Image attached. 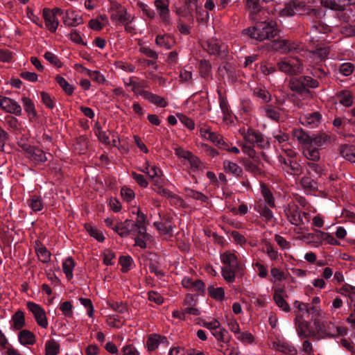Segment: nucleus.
<instances>
[{
    "mask_svg": "<svg viewBox=\"0 0 355 355\" xmlns=\"http://www.w3.org/2000/svg\"><path fill=\"white\" fill-rule=\"evenodd\" d=\"M223 263L221 275L227 283H233L236 277L242 278L245 275V266L239 261L235 252L225 250L220 255Z\"/></svg>",
    "mask_w": 355,
    "mask_h": 355,
    "instance_id": "f257e3e1",
    "label": "nucleus"
},
{
    "mask_svg": "<svg viewBox=\"0 0 355 355\" xmlns=\"http://www.w3.org/2000/svg\"><path fill=\"white\" fill-rule=\"evenodd\" d=\"M250 38L258 41L270 40L278 33L277 24L272 20L257 22L253 26L243 30Z\"/></svg>",
    "mask_w": 355,
    "mask_h": 355,
    "instance_id": "f03ea898",
    "label": "nucleus"
},
{
    "mask_svg": "<svg viewBox=\"0 0 355 355\" xmlns=\"http://www.w3.org/2000/svg\"><path fill=\"white\" fill-rule=\"evenodd\" d=\"M319 82L309 76L291 78L288 82L290 89L299 94H304L308 98L312 97L309 88L318 87Z\"/></svg>",
    "mask_w": 355,
    "mask_h": 355,
    "instance_id": "7ed1b4c3",
    "label": "nucleus"
},
{
    "mask_svg": "<svg viewBox=\"0 0 355 355\" xmlns=\"http://www.w3.org/2000/svg\"><path fill=\"white\" fill-rule=\"evenodd\" d=\"M277 67L280 71L288 75L301 73L304 69L302 61L294 57L280 60L277 62Z\"/></svg>",
    "mask_w": 355,
    "mask_h": 355,
    "instance_id": "20e7f679",
    "label": "nucleus"
},
{
    "mask_svg": "<svg viewBox=\"0 0 355 355\" xmlns=\"http://www.w3.org/2000/svg\"><path fill=\"white\" fill-rule=\"evenodd\" d=\"M240 133L243 135L246 142L257 146L260 148H268L270 147V142L260 132L253 129L248 128L240 130Z\"/></svg>",
    "mask_w": 355,
    "mask_h": 355,
    "instance_id": "39448f33",
    "label": "nucleus"
},
{
    "mask_svg": "<svg viewBox=\"0 0 355 355\" xmlns=\"http://www.w3.org/2000/svg\"><path fill=\"white\" fill-rule=\"evenodd\" d=\"M169 0H155L154 6L161 24L170 30L173 26L171 11L169 9Z\"/></svg>",
    "mask_w": 355,
    "mask_h": 355,
    "instance_id": "423d86ee",
    "label": "nucleus"
},
{
    "mask_svg": "<svg viewBox=\"0 0 355 355\" xmlns=\"http://www.w3.org/2000/svg\"><path fill=\"white\" fill-rule=\"evenodd\" d=\"M268 346L270 349L285 355H297V348L283 338H269Z\"/></svg>",
    "mask_w": 355,
    "mask_h": 355,
    "instance_id": "0eeeda50",
    "label": "nucleus"
},
{
    "mask_svg": "<svg viewBox=\"0 0 355 355\" xmlns=\"http://www.w3.org/2000/svg\"><path fill=\"white\" fill-rule=\"evenodd\" d=\"M288 221L293 225L299 226L304 223V218L306 222L309 221V214L306 212H302L297 205L289 204L284 209Z\"/></svg>",
    "mask_w": 355,
    "mask_h": 355,
    "instance_id": "6e6552de",
    "label": "nucleus"
},
{
    "mask_svg": "<svg viewBox=\"0 0 355 355\" xmlns=\"http://www.w3.org/2000/svg\"><path fill=\"white\" fill-rule=\"evenodd\" d=\"M159 220L153 223L154 226L162 235L172 236L174 229L172 220L173 216L170 213L159 212Z\"/></svg>",
    "mask_w": 355,
    "mask_h": 355,
    "instance_id": "1a4fd4ad",
    "label": "nucleus"
},
{
    "mask_svg": "<svg viewBox=\"0 0 355 355\" xmlns=\"http://www.w3.org/2000/svg\"><path fill=\"white\" fill-rule=\"evenodd\" d=\"M26 306L28 309L33 313L37 324L42 328L46 329L49 326V322L44 309L40 305L33 302H28Z\"/></svg>",
    "mask_w": 355,
    "mask_h": 355,
    "instance_id": "9d476101",
    "label": "nucleus"
},
{
    "mask_svg": "<svg viewBox=\"0 0 355 355\" xmlns=\"http://www.w3.org/2000/svg\"><path fill=\"white\" fill-rule=\"evenodd\" d=\"M200 135L204 139L210 141L221 148L225 145L223 137L220 134L211 131V128L205 125L200 128Z\"/></svg>",
    "mask_w": 355,
    "mask_h": 355,
    "instance_id": "9b49d317",
    "label": "nucleus"
},
{
    "mask_svg": "<svg viewBox=\"0 0 355 355\" xmlns=\"http://www.w3.org/2000/svg\"><path fill=\"white\" fill-rule=\"evenodd\" d=\"M322 115L320 112H313L301 114L300 122L302 125L309 128H317L321 123Z\"/></svg>",
    "mask_w": 355,
    "mask_h": 355,
    "instance_id": "f8f14e48",
    "label": "nucleus"
},
{
    "mask_svg": "<svg viewBox=\"0 0 355 355\" xmlns=\"http://www.w3.org/2000/svg\"><path fill=\"white\" fill-rule=\"evenodd\" d=\"M279 161L282 169L287 173L294 176H299L302 173V167L297 162L283 157H280Z\"/></svg>",
    "mask_w": 355,
    "mask_h": 355,
    "instance_id": "ddd939ff",
    "label": "nucleus"
},
{
    "mask_svg": "<svg viewBox=\"0 0 355 355\" xmlns=\"http://www.w3.org/2000/svg\"><path fill=\"white\" fill-rule=\"evenodd\" d=\"M331 142V137L328 132H319L311 135L310 144L313 146L322 149Z\"/></svg>",
    "mask_w": 355,
    "mask_h": 355,
    "instance_id": "4468645a",
    "label": "nucleus"
},
{
    "mask_svg": "<svg viewBox=\"0 0 355 355\" xmlns=\"http://www.w3.org/2000/svg\"><path fill=\"white\" fill-rule=\"evenodd\" d=\"M0 106L7 112L20 115L21 114V107L15 101L8 97H0Z\"/></svg>",
    "mask_w": 355,
    "mask_h": 355,
    "instance_id": "2eb2a0df",
    "label": "nucleus"
},
{
    "mask_svg": "<svg viewBox=\"0 0 355 355\" xmlns=\"http://www.w3.org/2000/svg\"><path fill=\"white\" fill-rule=\"evenodd\" d=\"M63 23L67 26H77L83 23L82 16L73 10L64 11L62 17Z\"/></svg>",
    "mask_w": 355,
    "mask_h": 355,
    "instance_id": "dca6fc26",
    "label": "nucleus"
},
{
    "mask_svg": "<svg viewBox=\"0 0 355 355\" xmlns=\"http://www.w3.org/2000/svg\"><path fill=\"white\" fill-rule=\"evenodd\" d=\"M182 285L193 292L202 293L205 288V285L202 280L194 279L189 277H184L182 279Z\"/></svg>",
    "mask_w": 355,
    "mask_h": 355,
    "instance_id": "f3484780",
    "label": "nucleus"
},
{
    "mask_svg": "<svg viewBox=\"0 0 355 355\" xmlns=\"http://www.w3.org/2000/svg\"><path fill=\"white\" fill-rule=\"evenodd\" d=\"M110 19L116 24H122L132 23L135 19V17L128 13L125 8H123L119 11L112 12Z\"/></svg>",
    "mask_w": 355,
    "mask_h": 355,
    "instance_id": "a211bd4d",
    "label": "nucleus"
},
{
    "mask_svg": "<svg viewBox=\"0 0 355 355\" xmlns=\"http://www.w3.org/2000/svg\"><path fill=\"white\" fill-rule=\"evenodd\" d=\"M168 344V341L166 336L160 334H153L149 335L146 340V347L148 351L153 352L158 348L160 344Z\"/></svg>",
    "mask_w": 355,
    "mask_h": 355,
    "instance_id": "6ab92c4d",
    "label": "nucleus"
},
{
    "mask_svg": "<svg viewBox=\"0 0 355 355\" xmlns=\"http://www.w3.org/2000/svg\"><path fill=\"white\" fill-rule=\"evenodd\" d=\"M321 4L325 8L334 10H344L347 6L354 4V0H321Z\"/></svg>",
    "mask_w": 355,
    "mask_h": 355,
    "instance_id": "aec40b11",
    "label": "nucleus"
},
{
    "mask_svg": "<svg viewBox=\"0 0 355 355\" xmlns=\"http://www.w3.org/2000/svg\"><path fill=\"white\" fill-rule=\"evenodd\" d=\"M18 341L22 346H31L35 344L37 338L33 332L24 329L19 331L17 334Z\"/></svg>",
    "mask_w": 355,
    "mask_h": 355,
    "instance_id": "412c9836",
    "label": "nucleus"
},
{
    "mask_svg": "<svg viewBox=\"0 0 355 355\" xmlns=\"http://www.w3.org/2000/svg\"><path fill=\"white\" fill-rule=\"evenodd\" d=\"M10 329L12 331H21L26 326V319L24 313L21 311H17L11 317Z\"/></svg>",
    "mask_w": 355,
    "mask_h": 355,
    "instance_id": "4be33fe9",
    "label": "nucleus"
},
{
    "mask_svg": "<svg viewBox=\"0 0 355 355\" xmlns=\"http://www.w3.org/2000/svg\"><path fill=\"white\" fill-rule=\"evenodd\" d=\"M42 15L45 21V26L48 30L52 33L55 32L59 24L56 17L53 15L49 8H44Z\"/></svg>",
    "mask_w": 355,
    "mask_h": 355,
    "instance_id": "5701e85b",
    "label": "nucleus"
},
{
    "mask_svg": "<svg viewBox=\"0 0 355 355\" xmlns=\"http://www.w3.org/2000/svg\"><path fill=\"white\" fill-rule=\"evenodd\" d=\"M284 291L282 288H275L274 289L273 300L277 306L285 312H289L291 307L284 297Z\"/></svg>",
    "mask_w": 355,
    "mask_h": 355,
    "instance_id": "b1692460",
    "label": "nucleus"
},
{
    "mask_svg": "<svg viewBox=\"0 0 355 355\" xmlns=\"http://www.w3.org/2000/svg\"><path fill=\"white\" fill-rule=\"evenodd\" d=\"M140 95L146 100L160 107H165L168 105L166 101L160 96L153 94L148 91H141Z\"/></svg>",
    "mask_w": 355,
    "mask_h": 355,
    "instance_id": "393cba45",
    "label": "nucleus"
},
{
    "mask_svg": "<svg viewBox=\"0 0 355 355\" xmlns=\"http://www.w3.org/2000/svg\"><path fill=\"white\" fill-rule=\"evenodd\" d=\"M246 6L250 10V16L252 20L261 19V17L257 16L259 12H262L263 15L268 14L266 10L260 8L259 0H247Z\"/></svg>",
    "mask_w": 355,
    "mask_h": 355,
    "instance_id": "a878e982",
    "label": "nucleus"
},
{
    "mask_svg": "<svg viewBox=\"0 0 355 355\" xmlns=\"http://www.w3.org/2000/svg\"><path fill=\"white\" fill-rule=\"evenodd\" d=\"M155 43L157 46L168 50L174 46L175 40L168 34L158 35L155 38Z\"/></svg>",
    "mask_w": 355,
    "mask_h": 355,
    "instance_id": "bb28decb",
    "label": "nucleus"
},
{
    "mask_svg": "<svg viewBox=\"0 0 355 355\" xmlns=\"http://www.w3.org/2000/svg\"><path fill=\"white\" fill-rule=\"evenodd\" d=\"M35 250L39 260L43 263H49L51 261V252L40 241H36Z\"/></svg>",
    "mask_w": 355,
    "mask_h": 355,
    "instance_id": "cd10ccee",
    "label": "nucleus"
},
{
    "mask_svg": "<svg viewBox=\"0 0 355 355\" xmlns=\"http://www.w3.org/2000/svg\"><path fill=\"white\" fill-rule=\"evenodd\" d=\"M28 153V157L35 164H42L47 160L45 153L38 148H31Z\"/></svg>",
    "mask_w": 355,
    "mask_h": 355,
    "instance_id": "c85d7f7f",
    "label": "nucleus"
},
{
    "mask_svg": "<svg viewBox=\"0 0 355 355\" xmlns=\"http://www.w3.org/2000/svg\"><path fill=\"white\" fill-rule=\"evenodd\" d=\"M223 170L225 173L231 174L235 177H240L243 173V170L236 163L225 159L223 163Z\"/></svg>",
    "mask_w": 355,
    "mask_h": 355,
    "instance_id": "c756f323",
    "label": "nucleus"
},
{
    "mask_svg": "<svg viewBox=\"0 0 355 355\" xmlns=\"http://www.w3.org/2000/svg\"><path fill=\"white\" fill-rule=\"evenodd\" d=\"M131 225V220L126 219L123 222L117 223L114 227H112V230L121 237L125 238L130 236L129 229Z\"/></svg>",
    "mask_w": 355,
    "mask_h": 355,
    "instance_id": "7c9ffc66",
    "label": "nucleus"
},
{
    "mask_svg": "<svg viewBox=\"0 0 355 355\" xmlns=\"http://www.w3.org/2000/svg\"><path fill=\"white\" fill-rule=\"evenodd\" d=\"M260 110L264 116L271 120L278 121L280 119L281 113L279 108L267 105L261 107Z\"/></svg>",
    "mask_w": 355,
    "mask_h": 355,
    "instance_id": "2f4dec72",
    "label": "nucleus"
},
{
    "mask_svg": "<svg viewBox=\"0 0 355 355\" xmlns=\"http://www.w3.org/2000/svg\"><path fill=\"white\" fill-rule=\"evenodd\" d=\"M293 137L299 144L304 145V147L310 144L311 135L306 133L302 128H295L292 132Z\"/></svg>",
    "mask_w": 355,
    "mask_h": 355,
    "instance_id": "473e14b6",
    "label": "nucleus"
},
{
    "mask_svg": "<svg viewBox=\"0 0 355 355\" xmlns=\"http://www.w3.org/2000/svg\"><path fill=\"white\" fill-rule=\"evenodd\" d=\"M28 206L35 212L42 211L44 207L42 198L37 195H32L27 200Z\"/></svg>",
    "mask_w": 355,
    "mask_h": 355,
    "instance_id": "72a5a7b5",
    "label": "nucleus"
},
{
    "mask_svg": "<svg viewBox=\"0 0 355 355\" xmlns=\"http://www.w3.org/2000/svg\"><path fill=\"white\" fill-rule=\"evenodd\" d=\"M303 155L309 162L319 161L320 159V149L309 144L304 148Z\"/></svg>",
    "mask_w": 355,
    "mask_h": 355,
    "instance_id": "f704fd0d",
    "label": "nucleus"
},
{
    "mask_svg": "<svg viewBox=\"0 0 355 355\" xmlns=\"http://www.w3.org/2000/svg\"><path fill=\"white\" fill-rule=\"evenodd\" d=\"M254 210L259 213L266 222L271 221L274 217L272 211L268 206L262 202H258L254 207Z\"/></svg>",
    "mask_w": 355,
    "mask_h": 355,
    "instance_id": "c9c22d12",
    "label": "nucleus"
},
{
    "mask_svg": "<svg viewBox=\"0 0 355 355\" xmlns=\"http://www.w3.org/2000/svg\"><path fill=\"white\" fill-rule=\"evenodd\" d=\"M242 163L247 171H249L255 175H261L263 173V171L258 163L257 157H256V161H251L250 159H245L243 160Z\"/></svg>",
    "mask_w": 355,
    "mask_h": 355,
    "instance_id": "e433bc0d",
    "label": "nucleus"
},
{
    "mask_svg": "<svg viewBox=\"0 0 355 355\" xmlns=\"http://www.w3.org/2000/svg\"><path fill=\"white\" fill-rule=\"evenodd\" d=\"M260 189L264 202L268 205L269 207L275 208L276 207L275 200L270 189L265 184H261Z\"/></svg>",
    "mask_w": 355,
    "mask_h": 355,
    "instance_id": "4c0bfd02",
    "label": "nucleus"
},
{
    "mask_svg": "<svg viewBox=\"0 0 355 355\" xmlns=\"http://www.w3.org/2000/svg\"><path fill=\"white\" fill-rule=\"evenodd\" d=\"M225 46L217 40H209L206 43L205 49L209 54L216 55L224 51Z\"/></svg>",
    "mask_w": 355,
    "mask_h": 355,
    "instance_id": "58836bf2",
    "label": "nucleus"
},
{
    "mask_svg": "<svg viewBox=\"0 0 355 355\" xmlns=\"http://www.w3.org/2000/svg\"><path fill=\"white\" fill-rule=\"evenodd\" d=\"M141 171L148 174L151 179H159L162 175V171L158 167L155 165L150 164L148 162H146L144 168Z\"/></svg>",
    "mask_w": 355,
    "mask_h": 355,
    "instance_id": "ea45409f",
    "label": "nucleus"
},
{
    "mask_svg": "<svg viewBox=\"0 0 355 355\" xmlns=\"http://www.w3.org/2000/svg\"><path fill=\"white\" fill-rule=\"evenodd\" d=\"M21 102L24 110L27 112L29 119L31 120L35 118L37 116V112L33 101L28 97L24 96L21 98Z\"/></svg>",
    "mask_w": 355,
    "mask_h": 355,
    "instance_id": "a19ab883",
    "label": "nucleus"
},
{
    "mask_svg": "<svg viewBox=\"0 0 355 355\" xmlns=\"http://www.w3.org/2000/svg\"><path fill=\"white\" fill-rule=\"evenodd\" d=\"M75 267V262L72 257L66 258L62 262V270L68 280L73 278V270Z\"/></svg>",
    "mask_w": 355,
    "mask_h": 355,
    "instance_id": "79ce46f5",
    "label": "nucleus"
},
{
    "mask_svg": "<svg viewBox=\"0 0 355 355\" xmlns=\"http://www.w3.org/2000/svg\"><path fill=\"white\" fill-rule=\"evenodd\" d=\"M324 332L328 336L333 337L347 334V329L342 327H336L334 324L329 323L324 329Z\"/></svg>",
    "mask_w": 355,
    "mask_h": 355,
    "instance_id": "37998d69",
    "label": "nucleus"
},
{
    "mask_svg": "<svg viewBox=\"0 0 355 355\" xmlns=\"http://www.w3.org/2000/svg\"><path fill=\"white\" fill-rule=\"evenodd\" d=\"M300 185L306 191H313L318 189L317 182L308 176H304L300 180Z\"/></svg>",
    "mask_w": 355,
    "mask_h": 355,
    "instance_id": "c03bdc74",
    "label": "nucleus"
},
{
    "mask_svg": "<svg viewBox=\"0 0 355 355\" xmlns=\"http://www.w3.org/2000/svg\"><path fill=\"white\" fill-rule=\"evenodd\" d=\"M60 348V346L56 340L50 339L45 343V355H58Z\"/></svg>",
    "mask_w": 355,
    "mask_h": 355,
    "instance_id": "a18cd8bd",
    "label": "nucleus"
},
{
    "mask_svg": "<svg viewBox=\"0 0 355 355\" xmlns=\"http://www.w3.org/2000/svg\"><path fill=\"white\" fill-rule=\"evenodd\" d=\"M338 99L339 103L345 107L351 106L354 101L352 93L347 90L340 91L338 94Z\"/></svg>",
    "mask_w": 355,
    "mask_h": 355,
    "instance_id": "49530a36",
    "label": "nucleus"
},
{
    "mask_svg": "<svg viewBox=\"0 0 355 355\" xmlns=\"http://www.w3.org/2000/svg\"><path fill=\"white\" fill-rule=\"evenodd\" d=\"M340 155L351 162H355V149L352 146L344 145L340 147Z\"/></svg>",
    "mask_w": 355,
    "mask_h": 355,
    "instance_id": "de8ad7c7",
    "label": "nucleus"
},
{
    "mask_svg": "<svg viewBox=\"0 0 355 355\" xmlns=\"http://www.w3.org/2000/svg\"><path fill=\"white\" fill-rule=\"evenodd\" d=\"M306 166L307 173L309 174L314 173L320 176L324 171L323 165L319 161L308 162Z\"/></svg>",
    "mask_w": 355,
    "mask_h": 355,
    "instance_id": "09e8293b",
    "label": "nucleus"
},
{
    "mask_svg": "<svg viewBox=\"0 0 355 355\" xmlns=\"http://www.w3.org/2000/svg\"><path fill=\"white\" fill-rule=\"evenodd\" d=\"M211 64L210 63L205 60H202L200 61L199 64V72L201 77L208 80L211 78Z\"/></svg>",
    "mask_w": 355,
    "mask_h": 355,
    "instance_id": "8fccbe9b",
    "label": "nucleus"
},
{
    "mask_svg": "<svg viewBox=\"0 0 355 355\" xmlns=\"http://www.w3.org/2000/svg\"><path fill=\"white\" fill-rule=\"evenodd\" d=\"M195 349L175 346L169 350L168 355H193Z\"/></svg>",
    "mask_w": 355,
    "mask_h": 355,
    "instance_id": "3c124183",
    "label": "nucleus"
},
{
    "mask_svg": "<svg viewBox=\"0 0 355 355\" xmlns=\"http://www.w3.org/2000/svg\"><path fill=\"white\" fill-rule=\"evenodd\" d=\"M211 334L220 342L227 343L230 340V336L228 331L220 327L218 329L212 331Z\"/></svg>",
    "mask_w": 355,
    "mask_h": 355,
    "instance_id": "603ef678",
    "label": "nucleus"
},
{
    "mask_svg": "<svg viewBox=\"0 0 355 355\" xmlns=\"http://www.w3.org/2000/svg\"><path fill=\"white\" fill-rule=\"evenodd\" d=\"M88 146V139L85 136H80L77 138L74 143V147L78 153L83 154L85 152Z\"/></svg>",
    "mask_w": 355,
    "mask_h": 355,
    "instance_id": "864d4df0",
    "label": "nucleus"
},
{
    "mask_svg": "<svg viewBox=\"0 0 355 355\" xmlns=\"http://www.w3.org/2000/svg\"><path fill=\"white\" fill-rule=\"evenodd\" d=\"M209 295L216 300L222 301L225 299V291L222 287L215 288L213 286L208 287Z\"/></svg>",
    "mask_w": 355,
    "mask_h": 355,
    "instance_id": "5fc2aeb1",
    "label": "nucleus"
},
{
    "mask_svg": "<svg viewBox=\"0 0 355 355\" xmlns=\"http://www.w3.org/2000/svg\"><path fill=\"white\" fill-rule=\"evenodd\" d=\"M137 7L142 12L144 16H145L148 19L153 20L155 18V12L153 10L150 6L143 2H138L137 3Z\"/></svg>",
    "mask_w": 355,
    "mask_h": 355,
    "instance_id": "6e6d98bb",
    "label": "nucleus"
},
{
    "mask_svg": "<svg viewBox=\"0 0 355 355\" xmlns=\"http://www.w3.org/2000/svg\"><path fill=\"white\" fill-rule=\"evenodd\" d=\"M85 227L89 234L98 241L103 242L105 240V236L103 233L95 227H93L91 224H85Z\"/></svg>",
    "mask_w": 355,
    "mask_h": 355,
    "instance_id": "4d7b16f0",
    "label": "nucleus"
},
{
    "mask_svg": "<svg viewBox=\"0 0 355 355\" xmlns=\"http://www.w3.org/2000/svg\"><path fill=\"white\" fill-rule=\"evenodd\" d=\"M55 80L67 94L71 95L73 94L74 89L73 86L70 85L64 78L57 76Z\"/></svg>",
    "mask_w": 355,
    "mask_h": 355,
    "instance_id": "13d9d810",
    "label": "nucleus"
},
{
    "mask_svg": "<svg viewBox=\"0 0 355 355\" xmlns=\"http://www.w3.org/2000/svg\"><path fill=\"white\" fill-rule=\"evenodd\" d=\"M288 40H277L272 42V48L282 53L289 52V48L287 46Z\"/></svg>",
    "mask_w": 355,
    "mask_h": 355,
    "instance_id": "bf43d9fd",
    "label": "nucleus"
},
{
    "mask_svg": "<svg viewBox=\"0 0 355 355\" xmlns=\"http://www.w3.org/2000/svg\"><path fill=\"white\" fill-rule=\"evenodd\" d=\"M253 94L263 100V102L267 103L270 101L271 96L270 93L266 91L265 89L261 87H256L253 90Z\"/></svg>",
    "mask_w": 355,
    "mask_h": 355,
    "instance_id": "052dcab7",
    "label": "nucleus"
},
{
    "mask_svg": "<svg viewBox=\"0 0 355 355\" xmlns=\"http://www.w3.org/2000/svg\"><path fill=\"white\" fill-rule=\"evenodd\" d=\"M185 191L188 197L191 198L194 200H200L202 202H205L207 200V197L201 192L189 188H186Z\"/></svg>",
    "mask_w": 355,
    "mask_h": 355,
    "instance_id": "680f3d73",
    "label": "nucleus"
},
{
    "mask_svg": "<svg viewBox=\"0 0 355 355\" xmlns=\"http://www.w3.org/2000/svg\"><path fill=\"white\" fill-rule=\"evenodd\" d=\"M132 259L130 256H121L119 258V263L121 266V271L127 272L130 270L132 264Z\"/></svg>",
    "mask_w": 355,
    "mask_h": 355,
    "instance_id": "e2e57ef3",
    "label": "nucleus"
},
{
    "mask_svg": "<svg viewBox=\"0 0 355 355\" xmlns=\"http://www.w3.org/2000/svg\"><path fill=\"white\" fill-rule=\"evenodd\" d=\"M107 304L112 309L120 313H124L128 311L126 304L122 302L110 301Z\"/></svg>",
    "mask_w": 355,
    "mask_h": 355,
    "instance_id": "0e129e2a",
    "label": "nucleus"
},
{
    "mask_svg": "<svg viewBox=\"0 0 355 355\" xmlns=\"http://www.w3.org/2000/svg\"><path fill=\"white\" fill-rule=\"evenodd\" d=\"M340 294L352 297V295H355V286H352L349 284H344L338 291Z\"/></svg>",
    "mask_w": 355,
    "mask_h": 355,
    "instance_id": "69168bd1",
    "label": "nucleus"
},
{
    "mask_svg": "<svg viewBox=\"0 0 355 355\" xmlns=\"http://www.w3.org/2000/svg\"><path fill=\"white\" fill-rule=\"evenodd\" d=\"M137 217L136 218V220L134 221V223H135V225L136 226H139V232H144L145 231V228L146 227V225H145V222H146V215L141 212L140 209H137Z\"/></svg>",
    "mask_w": 355,
    "mask_h": 355,
    "instance_id": "338daca9",
    "label": "nucleus"
},
{
    "mask_svg": "<svg viewBox=\"0 0 355 355\" xmlns=\"http://www.w3.org/2000/svg\"><path fill=\"white\" fill-rule=\"evenodd\" d=\"M355 69V66L351 62L343 63L339 67V72L345 76L351 75Z\"/></svg>",
    "mask_w": 355,
    "mask_h": 355,
    "instance_id": "774afa93",
    "label": "nucleus"
}]
</instances>
